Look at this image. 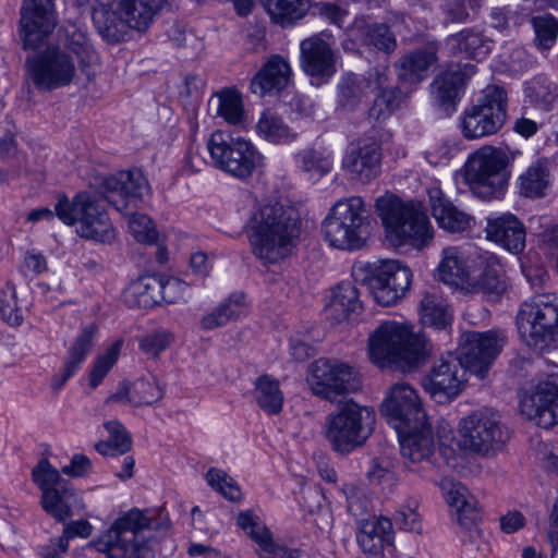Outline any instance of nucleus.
I'll return each mask as SVG.
<instances>
[{
  "instance_id": "obj_31",
  "label": "nucleus",
  "mask_w": 558,
  "mask_h": 558,
  "mask_svg": "<svg viewBox=\"0 0 558 558\" xmlns=\"http://www.w3.org/2000/svg\"><path fill=\"white\" fill-rule=\"evenodd\" d=\"M427 195L432 215L440 228L449 232H463L470 227L472 218L459 210L438 184L428 186Z\"/></svg>"
},
{
  "instance_id": "obj_24",
  "label": "nucleus",
  "mask_w": 558,
  "mask_h": 558,
  "mask_svg": "<svg viewBox=\"0 0 558 558\" xmlns=\"http://www.w3.org/2000/svg\"><path fill=\"white\" fill-rule=\"evenodd\" d=\"M521 412L542 428L558 424V379L541 381L520 402Z\"/></svg>"
},
{
  "instance_id": "obj_40",
  "label": "nucleus",
  "mask_w": 558,
  "mask_h": 558,
  "mask_svg": "<svg viewBox=\"0 0 558 558\" xmlns=\"http://www.w3.org/2000/svg\"><path fill=\"white\" fill-rule=\"evenodd\" d=\"M447 46L453 54L482 60L490 52L493 40L480 32L466 28L449 36Z\"/></svg>"
},
{
  "instance_id": "obj_52",
  "label": "nucleus",
  "mask_w": 558,
  "mask_h": 558,
  "mask_svg": "<svg viewBox=\"0 0 558 558\" xmlns=\"http://www.w3.org/2000/svg\"><path fill=\"white\" fill-rule=\"evenodd\" d=\"M375 90L378 94L369 108V118L377 121L386 120L400 108L404 99L403 93L399 87L389 86L388 83L383 87H376Z\"/></svg>"
},
{
  "instance_id": "obj_60",
  "label": "nucleus",
  "mask_w": 558,
  "mask_h": 558,
  "mask_svg": "<svg viewBox=\"0 0 558 558\" xmlns=\"http://www.w3.org/2000/svg\"><path fill=\"white\" fill-rule=\"evenodd\" d=\"M120 349L121 343L114 342L109 348H107L104 354L97 357L89 374V386L93 389L100 385L102 379L117 363Z\"/></svg>"
},
{
  "instance_id": "obj_6",
  "label": "nucleus",
  "mask_w": 558,
  "mask_h": 558,
  "mask_svg": "<svg viewBox=\"0 0 558 558\" xmlns=\"http://www.w3.org/2000/svg\"><path fill=\"white\" fill-rule=\"evenodd\" d=\"M168 527V522H155L146 512L134 508L114 520L111 526L93 542V546L106 558H143L148 548L138 539L140 534L145 530Z\"/></svg>"
},
{
  "instance_id": "obj_19",
  "label": "nucleus",
  "mask_w": 558,
  "mask_h": 558,
  "mask_svg": "<svg viewBox=\"0 0 558 558\" xmlns=\"http://www.w3.org/2000/svg\"><path fill=\"white\" fill-rule=\"evenodd\" d=\"M92 185L123 215H131L132 199L141 198L149 191L148 182L140 169L95 177Z\"/></svg>"
},
{
  "instance_id": "obj_1",
  "label": "nucleus",
  "mask_w": 558,
  "mask_h": 558,
  "mask_svg": "<svg viewBox=\"0 0 558 558\" xmlns=\"http://www.w3.org/2000/svg\"><path fill=\"white\" fill-rule=\"evenodd\" d=\"M299 233L296 210L280 203L260 205L246 223L252 253L264 264H276L286 258Z\"/></svg>"
},
{
  "instance_id": "obj_34",
  "label": "nucleus",
  "mask_w": 558,
  "mask_h": 558,
  "mask_svg": "<svg viewBox=\"0 0 558 558\" xmlns=\"http://www.w3.org/2000/svg\"><path fill=\"white\" fill-rule=\"evenodd\" d=\"M291 77V68L279 54L271 56L251 82V90L258 96L278 93L287 87Z\"/></svg>"
},
{
  "instance_id": "obj_13",
  "label": "nucleus",
  "mask_w": 558,
  "mask_h": 558,
  "mask_svg": "<svg viewBox=\"0 0 558 558\" xmlns=\"http://www.w3.org/2000/svg\"><path fill=\"white\" fill-rule=\"evenodd\" d=\"M459 433L460 446L482 456L495 453L509 439L508 432L500 424L499 414L486 408L463 417Z\"/></svg>"
},
{
  "instance_id": "obj_64",
  "label": "nucleus",
  "mask_w": 558,
  "mask_h": 558,
  "mask_svg": "<svg viewBox=\"0 0 558 558\" xmlns=\"http://www.w3.org/2000/svg\"><path fill=\"white\" fill-rule=\"evenodd\" d=\"M64 39L61 47H65L69 52L72 51L76 56L85 58H90L94 52L86 33L81 28L75 26L66 28Z\"/></svg>"
},
{
  "instance_id": "obj_39",
  "label": "nucleus",
  "mask_w": 558,
  "mask_h": 558,
  "mask_svg": "<svg viewBox=\"0 0 558 558\" xmlns=\"http://www.w3.org/2000/svg\"><path fill=\"white\" fill-rule=\"evenodd\" d=\"M551 181V162L547 157H539L519 177V190L525 197H543Z\"/></svg>"
},
{
  "instance_id": "obj_43",
  "label": "nucleus",
  "mask_w": 558,
  "mask_h": 558,
  "mask_svg": "<svg viewBox=\"0 0 558 558\" xmlns=\"http://www.w3.org/2000/svg\"><path fill=\"white\" fill-rule=\"evenodd\" d=\"M352 36L362 45L373 47L386 53L397 48L395 34L385 24H367L364 21L355 22Z\"/></svg>"
},
{
  "instance_id": "obj_45",
  "label": "nucleus",
  "mask_w": 558,
  "mask_h": 558,
  "mask_svg": "<svg viewBox=\"0 0 558 558\" xmlns=\"http://www.w3.org/2000/svg\"><path fill=\"white\" fill-rule=\"evenodd\" d=\"M274 24L290 27L302 20L310 10V0H262Z\"/></svg>"
},
{
  "instance_id": "obj_17",
  "label": "nucleus",
  "mask_w": 558,
  "mask_h": 558,
  "mask_svg": "<svg viewBox=\"0 0 558 558\" xmlns=\"http://www.w3.org/2000/svg\"><path fill=\"white\" fill-rule=\"evenodd\" d=\"M20 35L25 50H37L58 24L54 0H23L20 10Z\"/></svg>"
},
{
  "instance_id": "obj_18",
  "label": "nucleus",
  "mask_w": 558,
  "mask_h": 558,
  "mask_svg": "<svg viewBox=\"0 0 558 558\" xmlns=\"http://www.w3.org/2000/svg\"><path fill=\"white\" fill-rule=\"evenodd\" d=\"M440 488L451 509V515L460 527L461 541L464 544L477 545L482 537V531L477 526L481 512L475 497L463 484L450 478H444Z\"/></svg>"
},
{
  "instance_id": "obj_47",
  "label": "nucleus",
  "mask_w": 558,
  "mask_h": 558,
  "mask_svg": "<svg viewBox=\"0 0 558 558\" xmlns=\"http://www.w3.org/2000/svg\"><path fill=\"white\" fill-rule=\"evenodd\" d=\"M524 94L534 107L550 111L558 105V84L545 74H538L525 83Z\"/></svg>"
},
{
  "instance_id": "obj_57",
  "label": "nucleus",
  "mask_w": 558,
  "mask_h": 558,
  "mask_svg": "<svg viewBox=\"0 0 558 558\" xmlns=\"http://www.w3.org/2000/svg\"><path fill=\"white\" fill-rule=\"evenodd\" d=\"M217 114L230 124L241 122L243 118V104L241 95L234 89H223L217 94Z\"/></svg>"
},
{
  "instance_id": "obj_58",
  "label": "nucleus",
  "mask_w": 558,
  "mask_h": 558,
  "mask_svg": "<svg viewBox=\"0 0 558 558\" xmlns=\"http://www.w3.org/2000/svg\"><path fill=\"white\" fill-rule=\"evenodd\" d=\"M532 25L535 33V44L539 49H549L558 36V21L551 15L534 16Z\"/></svg>"
},
{
  "instance_id": "obj_22",
  "label": "nucleus",
  "mask_w": 558,
  "mask_h": 558,
  "mask_svg": "<svg viewBox=\"0 0 558 558\" xmlns=\"http://www.w3.org/2000/svg\"><path fill=\"white\" fill-rule=\"evenodd\" d=\"M381 413L393 428H404L426 418L416 390L408 383H397L390 387L383 401Z\"/></svg>"
},
{
  "instance_id": "obj_32",
  "label": "nucleus",
  "mask_w": 558,
  "mask_h": 558,
  "mask_svg": "<svg viewBox=\"0 0 558 558\" xmlns=\"http://www.w3.org/2000/svg\"><path fill=\"white\" fill-rule=\"evenodd\" d=\"M437 44L428 43L402 56L395 64L399 81L407 84H417L423 81L429 68L437 61Z\"/></svg>"
},
{
  "instance_id": "obj_46",
  "label": "nucleus",
  "mask_w": 558,
  "mask_h": 558,
  "mask_svg": "<svg viewBox=\"0 0 558 558\" xmlns=\"http://www.w3.org/2000/svg\"><path fill=\"white\" fill-rule=\"evenodd\" d=\"M247 314L246 296L243 292H234L215 311L201 320L203 329L210 330L227 325L233 319Z\"/></svg>"
},
{
  "instance_id": "obj_37",
  "label": "nucleus",
  "mask_w": 558,
  "mask_h": 558,
  "mask_svg": "<svg viewBox=\"0 0 558 558\" xmlns=\"http://www.w3.org/2000/svg\"><path fill=\"white\" fill-rule=\"evenodd\" d=\"M473 259L465 256L460 248L450 246L442 251V259L438 266L441 281L457 288L465 289L473 268Z\"/></svg>"
},
{
  "instance_id": "obj_25",
  "label": "nucleus",
  "mask_w": 558,
  "mask_h": 558,
  "mask_svg": "<svg viewBox=\"0 0 558 558\" xmlns=\"http://www.w3.org/2000/svg\"><path fill=\"white\" fill-rule=\"evenodd\" d=\"M300 64L308 76L318 81V84L327 82L337 71L330 44L317 35L301 41Z\"/></svg>"
},
{
  "instance_id": "obj_4",
  "label": "nucleus",
  "mask_w": 558,
  "mask_h": 558,
  "mask_svg": "<svg viewBox=\"0 0 558 558\" xmlns=\"http://www.w3.org/2000/svg\"><path fill=\"white\" fill-rule=\"evenodd\" d=\"M427 342L402 323H381L368 337V355L380 368H411L427 354Z\"/></svg>"
},
{
  "instance_id": "obj_35",
  "label": "nucleus",
  "mask_w": 558,
  "mask_h": 558,
  "mask_svg": "<svg viewBox=\"0 0 558 558\" xmlns=\"http://www.w3.org/2000/svg\"><path fill=\"white\" fill-rule=\"evenodd\" d=\"M473 266L464 290L485 294H499L505 290L501 266L495 258L477 256L473 259Z\"/></svg>"
},
{
  "instance_id": "obj_42",
  "label": "nucleus",
  "mask_w": 558,
  "mask_h": 558,
  "mask_svg": "<svg viewBox=\"0 0 558 558\" xmlns=\"http://www.w3.org/2000/svg\"><path fill=\"white\" fill-rule=\"evenodd\" d=\"M166 0H119L118 8L130 28L145 32Z\"/></svg>"
},
{
  "instance_id": "obj_50",
  "label": "nucleus",
  "mask_w": 558,
  "mask_h": 558,
  "mask_svg": "<svg viewBox=\"0 0 558 558\" xmlns=\"http://www.w3.org/2000/svg\"><path fill=\"white\" fill-rule=\"evenodd\" d=\"M255 129L260 137L274 144H288L298 137V133L278 113L270 109H266L260 113Z\"/></svg>"
},
{
  "instance_id": "obj_8",
  "label": "nucleus",
  "mask_w": 558,
  "mask_h": 558,
  "mask_svg": "<svg viewBox=\"0 0 558 558\" xmlns=\"http://www.w3.org/2000/svg\"><path fill=\"white\" fill-rule=\"evenodd\" d=\"M207 149L214 167L242 181L263 166V155L255 145L229 131L211 133Z\"/></svg>"
},
{
  "instance_id": "obj_7",
  "label": "nucleus",
  "mask_w": 558,
  "mask_h": 558,
  "mask_svg": "<svg viewBox=\"0 0 558 558\" xmlns=\"http://www.w3.org/2000/svg\"><path fill=\"white\" fill-rule=\"evenodd\" d=\"M369 219L360 196L337 202L323 222V233L330 246L357 251L365 246L369 234Z\"/></svg>"
},
{
  "instance_id": "obj_51",
  "label": "nucleus",
  "mask_w": 558,
  "mask_h": 558,
  "mask_svg": "<svg viewBox=\"0 0 558 558\" xmlns=\"http://www.w3.org/2000/svg\"><path fill=\"white\" fill-rule=\"evenodd\" d=\"M423 325L441 330L451 325L452 313L447 302L436 292L424 293L420 303Z\"/></svg>"
},
{
  "instance_id": "obj_56",
  "label": "nucleus",
  "mask_w": 558,
  "mask_h": 558,
  "mask_svg": "<svg viewBox=\"0 0 558 558\" xmlns=\"http://www.w3.org/2000/svg\"><path fill=\"white\" fill-rule=\"evenodd\" d=\"M0 315L10 326H20L23 322L16 288L11 281L5 282L0 291Z\"/></svg>"
},
{
  "instance_id": "obj_53",
  "label": "nucleus",
  "mask_w": 558,
  "mask_h": 558,
  "mask_svg": "<svg viewBox=\"0 0 558 558\" xmlns=\"http://www.w3.org/2000/svg\"><path fill=\"white\" fill-rule=\"evenodd\" d=\"M109 437L108 440L96 444V450L102 456H120L130 450L131 437L118 421H108L104 424Z\"/></svg>"
},
{
  "instance_id": "obj_48",
  "label": "nucleus",
  "mask_w": 558,
  "mask_h": 558,
  "mask_svg": "<svg viewBox=\"0 0 558 558\" xmlns=\"http://www.w3.org/2000/svg\"><path fill=\"white\" fill-rule=\"evenodd\" d=\"M295 163L310 178L320 179L332 170L333 154L322 146L306 147L298 151Z\"/></svg>"
},
{
  "instance_id": "obj_49",
  "label": "nucleus",
  "mask_w": 558,
  "mask_h": 558,
  "mask_svg": "<svg viewBox=\"0 0 558 558\" xmlns=\"http://www.w3.org/2000/svg\"><path fill=\"white\" fill-rule=\"evenodd\" d=\"M252 395L257 405L267 414L276 415L282 411L283 392L280 389L279 381L269 375L256 378Z\"/></svg>"
},
{
  "instance_id": "obj_30",
  "label": "nucleus",
  "mask_w": 558,
  "mask_h": 558,
  "mask_svg": "<svg viewBox=\"0 0 558 558\" xmlns=\"http://www.w3.org/2000/svg\"><path fill=\"white\" fill-rule=\"evenodd\" d=\"M475 73L476 65L472 63L448 65L432 84L437 101L442 106L453 104L463 93L466 81Z\"/></svg>"
},
{
  "instance_id": "obj_23",
  "label": "nucleus",
  "mask_w": 558,
  "mask_h": 558,
  "mask_svg": "<svg viewBox=\"0 0 558 558\" xmlns=\"http://www.w3.org/2000/svg\"><path fill=\"white\" fill-rule=\"evenodd\" d=\"M387 81V65L372 68L365 75L354 73L343 75L337 85L338 106L343 110L354 111L369 93L375 92L376 87L385 86Z\"/></svg>"
},
{
  "instance_id": "obj_38",
  "label": "nucleus",
  "mask_w": 558,
  "mask_h": 558,
  "mask_svg": "<svg viewBox=\"0 0 558 558\" xmlns=\"http://www.w3.org/2000/svg\"><path fill=\"white\" fill-rule=\"evenodd\" d=\"M78 499L77 493L68 482L64 485L45 489L41 493L40 505L56 521L64 523L73 515L72 507L77 505Z\"/></svg>"
},
{
  "instance_id": "obj_41",
  "label": "nucleus",
  "mask_w": 558,
  "mask_h": 558,
  "mask_svg": "<svg viewBox=\"0 0 558 558\" xmlns=\"http://www.w3.org/2000/svg\"><path fill=\"white\" fill-rule=\"evenodd\" d=\"M95 331L96 327L94 325H89L76 337L68 351L61 378H56L53 380L52 387L56 390L61 389V387L80 369L81 364L85 361V357L92 348Z\"/></svg>"
},
{
  "instance_id": "obj_20",
  "label": "nucleus",
  "mask_w": 558,
  "mask_h": 558,
  "mask_svg": "<svg viewBox=\"0 0 558 558\" xmlns=\"http://www.w3.org/2000/svg\"><path fill=\"white\" fill-rule=\"evenodd\" d=\"M381 159L380 143L364 135L348 144L341 166L351 180L366 184L380 174Z\"/></svg>"
},
{
  "instance_id": "obj_54",
  "label": "nucleus",
  "mask_w": 558,
  "mask_h": 558,
  "mask_svg": "<svg viewBox=\"0 0 558 558\" xmlns=\"http://www.w3.org/2000/svg\"><path fill=\"white\" fill-rule=\"evenodd\" d=\"M163 388L153 378H140L131 385L129 403L135 407L150 405L163 398Z\"/></svg>"
},
{
  "instance_id": "obj_5",
  "label": "nucleus",
  "mask_w": 558,
  "mask_h": 558,
  "mask_svg": "<svg viewBox=\"0 0 558 558\" xmlns=\"http://www.w3.org/2000/svg\"><path fill=\"white\" fill-rule=\"evenodd\" d=\"M375 423L373 408L349 399L326 416L323 433L335 452L347 456L366 444Z\"/></svg>"
},
{
  "instance_id": "obj_21",
  "label": "nucleus",
  "mask_w": 558,
  "mask_h": 558,
  "mask_svg": "<svg viewBox=\"0 0 558 558\" xmlns=\"http://www.w3.org/2000/svg\"><path fill=\"white\" fill-rule=\"evenodd\" d=\"M466 371L458 355L449 354L435 362L429 375L423 379V387L436 402H449L461 392Z\"/></svg>"
},
{
  "instance_id": "obj_33",
  "label": "nucleus",
  "mask_w": 558,
  "mask_h": 558,
  "mask_svg": "<svg viewBox=\"0 0 558 558\" xmlns=\"http://www.w3.org/2000/svg\"><path fill=\"white\" fill-rule=\"evenodd\" d=\"M93 22L99 35L110 44L123 40L128 28H130L116 0H96L93 10Z\"/></svg>"
},
{
  "instance_id": "obj_12",
  "label": "nucleus",
  "mask_w": 558,
  "mask_h": 558,
  "mask_svg": "<svg viewBox=\"0 0 558 558\" xmlns=\"http://www.w3.org/2000/svg\"><path fill=\"white\" fill-rule=\"evenodd\" d=\"M25 66L33 85L40 92H52L73 83L76 64L73 56L60 43H48L26 58Z\"/></svg>"
},
{
  "instance_id": "obj_29",
  "label": "nucleus",
  "mask_w": 558,
  "mask_h": 558,
  "mask_svg": "<svg viewBox=\"0 0 558 558\" xmlns=\"http://www.w3.org/2000/svg\"><path fill=\"white\" fill-rule=\"evenodd\" d=\"M393 541L392 523L389 519L372 518L361 520L356 542L362 551L371 558H383L384 549Z\"/></svg>"
},
{
  "instance_id": "obj_11",
  "label": "nucleus",
  "mask_w": 558,
  "mask_h": 558,
  "mask_svg": "<svg viewBox=\"0 0 558 558\" xmlns=\"http://www.w3.org/2000/svg\"><path fill=\"white\" fill-rule=\"evenodd\" d=\"M507 151L493 146L478 148L464 167V181L472 193L483 201L498 198L508 182Z\"/></svg>"
},
{
  "instance_id": "obj_16",
  "label": "nucleus",
  "mask_w": 558,
  "mask_h": 558,
  "mask_svg": "<svg viewBox=\"0 0 558 558\" xmlns=\"http://www.w3.org/2000/svg\"><path fill=\"white\" fill-rule=\"evenodd\" d=\"M506 342L507 335L501 329L465 331L461 335L458 356L469 372L483 378Z\"/></svg>"
},
{
  "instance_id": "obj_27",
  "label": "nucleus",
  "mask_w": 558,
  "mask_h": 558,
  "mask_svg": "<svg viewBox=\"0 0 558 558\" xmlns=\"http://www.w3.org/2000/svg\"><path fill=\"white\" fill-rule=\"evenodd\" d=\"M486 238L505 250L518 254L525 247V228L519 218L510 213L487 217Z\"/></svg>"
},
{
  "instance_id": "obj_36",
  "label": "nucleus",
  "mask_w": 558,
  "mask_h": 558,
  "mask_svg": "<svg viewBox=\"0 0 558 558\" xmlns=\"http://www.w3.org/2000/svg\"><path fill=\"white\" fill-rule=\"evenodd\" d=\"M361 307L357 288L352 282L343 281L331 290L329 301L325 306V313L328 319L339 324Z\"/></svg>"
},
{
  "instance_id": "obj_61",
  "label": "nucleus",
  "mask_w": 558,
  "mask_h": 558,
  "mask_svg": "<svg viewBox=\"0 0 558 558\" xmlns=\"http://www.w3.org/2000/svg\"><path fill=\"white\" fill-rule=\"evenodd\" d=\"M32 480L44 493L45 489L64 485L69 481L61 477L59 471L51 465L48 459L43 458L32 471Z\"/></svg>"
},
{
  "instance_id": "obj_28",
  "label": "nucleus",
  "mask_w": 558,
  "mask_h": 558,
  "mask_svg": "<svg viewBox=\"0 0 558 558\" xmlns=\"http://www.w3.org/2000/svg\"><path fill=\"white\" fill-rule=\"evenodd\" d=\"M400 437L401 456L410 463L427 461L434 452L435 441L430 425L423 422L409 424L404 428H395Z\"/></svg>"
},
{
  "instance_id": "obj_14",
  "label": "nucleus",
  "mask_w": 558,
  "mask_h": 558,
  "mask_svg": "<svg viewBox=\"0 0 558 558\" xmlns=\"http://www.w3.org/2000/svg\"><path fill=\"white\" fill-rule=\"evenodd\" d=\"M364 286L376 303L383 306L396 304L410 288L412 272L397 260H385L366 266Z\"/></svg>"
},
{
  "instance_id": "obj_44",
  "label": "nucleus",
  "mask_w": 558,
  "mask_h": 558,
  "mask_svg": "<svg viewBox=\"0 0 558 558\" xmlns=\"http://www.w3.org/2000/svg\"><path fill=\"white\" fill-rule=\"evenodd\" d=\"M160 279L153 276L141 277L131 282L123 292V300L129 307L151 308L159 304Z\"/></svg>"
},
{
  "instance_id": "obj_9",
  "label": "nucleus",
  "mask_w": 558,
  "mask_h": 558,
  "mask_svg": "<svg viewBox=\"0 0 558 558\" xmlns=\"http://www.w3.org/2000/svg\"><path fill=\"white\" fill-rule=\"evenodd\" d=\"M507 108L506 89L499 85L486 86L460 117L462 135L474 141L497 134L506 123Z\"/></svg>"
},
{
  "instance_id": "obj_2",
  "label": "nucleus",
  "mask_w": 558,
  "mask_h": 558,
  "mask_svg": "<svg viewBox=\"0 0 558 558\" xmlns=\"http://www.w3.org/2000/svg\"><path fill=\"white\" fill-rule=\"evenodd\" d=\"M57 217L62 223L74 227L76 234L85 240L101 244H111L116 229L100 202L89 192H77L72 198L64 193L56 196L52 209L36 208L27 215L28 221H52Z\"/></svg>"
},
{
  "instance_id": "obj_15",
  "label": "nucleus",
  "mask_w": 558,
  "mask_h": 558,
  "mask_svg": "<svg viewBox=\"0 0 558 558\" xmlns=\"http://www.w3.org/2000/svg\"><path fill=\"white\" fill-rule=\"evenodd\" d=\"M307 381L315 396L331 402L340 396L357 391L362 385L351 366L326 359H319L311 365Z\"/></svg>"
},
{
  "instance_id": "obj_26",
  "label": "nucleus",
  "mask_w": 558,
  "mask_h": 558,
  "mask_svg": "<svg viewBox=\"0 0 558 558\" xmlns=\"http://www.w3.org/2000/svg\"><path fill=\"white\" fill-rule=\"evenodd\" d=\"M236 524L258 545L259 558H300L298 549L275 543L270 530L253 512H240Z\"/></svg>"
},
{
  "instance_id": "obj_63",
  "label": "nucleus",
  "mask_w": 558,
  "mask_h": 558,
  "mask_svg": "<svg viewBox=\"0 0 558 558\" xmlns=\"http://www.w3.org/2000/svg\"><path fill=\"white\" fill-rule=\"evenodd\" d=\"M532 448L535 459L542 466L548 471L558 473V442L543 441L535 439L532 441Z\"/></svg>"
},
{
  "instance_id": "obj_10",
  "label": "nucleus",
  "mask_w": 558,
  "mask_h": 558,
  "mask_svg": "<svg viewBox=\"0 0 558 558\" xmlns=\"http://www.w3.org/2000/svg\"><path fill=\"white\" fill-rule=\"evenodd\" d=\"M518 330L523 341L533 349L558 341V295L542 293L525 301L517 315Z\"/></svg>"
},
{
  "instance_id": "obj_3",
  "label": "nucleus",
  "mask_w": 558,
  "mask_h": 558,
  "mask_svg": "<svg viewBox=\"0 0 558 558\" xmlns=\"http://www.w3.org/2000/svg\"><path fill=\"white\" fill-rule=\"evenodd\" d=\"M376 210L392 246L409 244L423 250L433 240V228L421 203H407L392 195L381 196L376 201Z\"/></svg>"
},
{
  "instance_id": "obj_55",
  "label": "nucleus",
  "mask_w": 558,
  "mask_h": 558,
  "mask_svg": "<svg viewBox=\"0 0 558 558\" xmlns=\"http://www.w3.org/2000/svg\"><path fill=\"white\" fill-rule=\"evenodd\" d=\"M366 477L373 485L391 488L397 482L395 463L388 457H376L371 460Z\"/></svg>"
},
{
  "instance_id": "obj_59",
  "label": "nucleus",
  "mask_w": 558,
  "mask_h": 558,
  "mask_svg": "<svg viewBox=\"0 0 558 558\" xmlns=\"http://www.w3.org/2000/svg\"><path fill=\"white\" fill-rule=\"evenodd\" d=\"M205 478L208 485L223 497L231 501L241 498V490L236 482L225 471L211 468L207 471Z\"/></svg>"
},
{
  "instance_id": "obj_62",
  "label": "nucleus",
  "mask_w": 558,
  "mask_h": 558,
  "mask_svg": "<svg viewBox=\"0 0 558 558\" xmlns=\"http://www.w3.org/2000/svg\"><path fill=\"white\" fill-rule=\"evenodd\" d=\"M129 230L138 242L154 244L158 241V231L153 220L144 214H132L130 216Z\"/></svg>"
}]
</instances>
